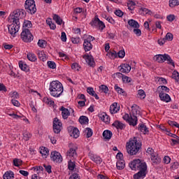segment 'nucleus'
I'll return each instance as SVG.
<instances>
[{"label":"nucleus","instance_id":"obj_40","mask_svg":"<svg viewBox=\"0 0 179 179\" xmlns=\"http://www.w3.org/2000/svg\"><path fill=\"white\" fill-rule=\"evenodd\" d=\"M172 79H175L176 82L179 83V73L177 71H174L172 73Z\"/></svg>","mask_w":179,"mask_h":179},{"label":"nucleus","instance_id":"obj_15","mask_svg":"<svg viewBox=\"0 0 179 179\" xmlns=\"http://www.w3.org/2000/svg\"><path fill=\"white\" fill-rule=\"evenodd\" d=\"M83 47L85 52H87V51H90V50H92L93 45H92V43L90 42V41H89V39H85Z\"/></svg>","mask_w":179,"mask_h":179},{"label":"nucleus","instance_id":"obj_21","mask_svg":"<svg viewBox=\"0 0 179 179\" xmlns=\"http://www.w3.org/2000/svg\"><path fill=\"white\" fill-rule=\"evenodd\" d=\"M90 157L91 160H92V162H94V163H96V164H101V162H103L101 157L97 155H94L93 154H91Z\"/></svg>","mask_w":179,"mask_h":179},{"label":"nucleus","instance_id":"obj_8","mask_svg":"<svg viewBox=\"0 0 179 179\" xmlns=\"http://www.w3.org/2000/svg\"><path fill=\"white\" fill-rule=\"evenodd\" d=\"M20 15H24V10H16L13 12V15L12 16V20H13V23H20V22H19V17H20Z\"/></svg>","mask_w":179,"mask_h":179},{"label":"nucleus","instance_id":"obj_12","mask_svg":"<svg viewBox=\"0 0 179 179\" xmlns=\"http://www.w3.org/2000/svg\"><path fill=\"white\" fill-rule=\"evenodd\" d=\"M59 111H62L63 120H68V117L71 115V112H69V110L64 106H61Z\"/></svg>","mask_w":179,"mask_h":179},{"label":"nucleus","instance_id":"obj_29","mask_svg":"<svg viewBox=\"0 0 179 179\" xmlns=\"http://www.w3.org/2000/svg\"><path fill=\"white\" fill-rule=\"evenodd\" d=\"M79 122L80 124L86 125L87 124H89V117H87V116H80L79 118Z\"/></svg>","mask_w":179,"mask_h":179},{"label":"nucleus","instance_id":"obj_60","mask_svg":"<svg viewBox=\"0 0 179 179\" xmlns=\"http://www.w3.org/2000/svg\"><path fill=\"white\" fill-rule=\"evenodd\" d=\"M87 93H89L90 94V96H94V94L96 93V92H94V90L93 89V87H88L87 89Z\"/></svg>","mask_w":179,"mask_h":179},{"label":"nucleus","instance_id":"obj_55","mask_svg":"<svg viewBox=\"0 0 179 179\" xmlns=\"http://www.w3.org/2000/svg\"><path fill=\"white\" fill-rule=\"evenodd\" d=\"M61 128H62V126H53V131L55 134H59V132H61Z\"/></svg>","mask_w":179,"mask_h":179},{"label":"nucleus","instance_id":"obj_45","mask_svg":"<svg viewBox=\"0 0 179 179\" xmlns=\"http://www.w3.org/2000/svg\"><path fill=\"white\" fill-rule=\"evenodd\" d=\"M43 167L45 169V171L48 173V174H51L52 173V171L51 170L52 169V166H51V165H46L45 164H44Z\"/></svg>","mask_w":179,"mask_h":179},{"label":"nucleus","instance_id":"obj_6","mask_svg":"<svg viewBox=\"0 0 179 179\" xmlns=\"http://www.w3.org/2000/svg\"><path fill=\"white\" fill-rule=\"evenodd\" d=\"M20 29V23H14L13 22L10 25L8 26V32L13 37H15V34L19 31Z\"/></svg>","mask_w":179,"mask_h":179},{"label":"nucleus","instance_id":"obj_50","mask_svg":"<svg viewBox=\"0 0 179 179\" xmlns=\"http://www.w3.org/2000/svg\"><path fill=\"white\" fill-rule=\"evenodd\" d=\"M146 152L148 153V155H149L150 156V157H152V156H154V155H156V153H157L155 152V150H153V148H148L147 149Z\"/></svg>","mask_w":179,"mask_h":179},{"label":"nucleus","instance_id":"obj_32","mask_svg":"<svg viewBox=\"0 0 179 179\" xmlns=\"http://www.w3.org/2000/svg\"><path fill=\"white\" fill-rule=\"evenodd\" d=\"M53 20H55L57 24H59V26L62 24V19H61V17L57 14L53 15Z\"/></svg>","mask_w":179,"mask_h":179},{"label":"nucleus","instance_id":"obj_44","mask_svg":"<svg viewBox=\"0 0 179 179\" xmlns=\"http://www.w3.org/2000/svg\"><path fill=\"white\" fill-rule=\"evenodd\" d=\"M100 22V19L97 16H95L94 19L90 22L92 26H97Z\"/></svg>","mask_w":179,"mask_h":179},{"label":"nucleus","instance_id":"obj_19","mask_svg":"<svg viewBox=\"0 0 179 179\" xmlns=\"http://www.w3.org/2000/svg\"><path fill=\"white\" fill-rule=\"evenodd\" d=\"M69 129H71V131H72L71 136H73L75 139L79 138V135H80V133L79 132V129H78V128L74 127H70Z\"/></svg>","mask_w":179,"mask_h":179},{"label":"nucleus","instance_id":"obj_4","mask_svg":"<svg viewBox=\"0 0 179 179\" xmlns=\"http://www.w3.org/2000/svg\"><path fill=\"white\" fill-rule=\"evenodd\" d=\"M24 9L26 12L30 13V15H34V13L37 12L36 1H34V0H26L24 3Z\"/></svg>","mask_w":179,"mask_h":179},{"label":"nucleus","instance_id":"obj_9","mask_svg":"<svg viewBox=\"0 0 179 179\" xmlns=\"http://www.w3.org/2000/svg\"><path fill=\"white\" fill-rule=\"evenodd\" d=\"M83 58L85 59L89 66H92V68H94V66H96V62H94V58L92 55H84Z\"/></svg>","mask_w":179,"mask_h":179},{"label":"nucleus","instance_id":"obj_33","mask_svg":"<svg viewBox=\"0 0 179 179\" xmlns=\"http://www.w3.org/2000/svg\"><path fill=\"white\" fill-rule=\"evenodd\" d=\"M27 58L29 61H31V62H36V61H37V57L36 56V55H34V53H28Z\"/></svg>","mask_w":179,"mask_h":179},{"label":"nucleus","instance_id":"obj_56","mask_svg":"<svg viewBox=\"0 0 179 179\" xmlns=\"http://www.w3.org/2000/svg\"><path fill=\"white\" fill-rule=\"evenodd\" d=\"M23 136H24V141H29V139L31 138V134H30L29 132L25 131L23 134Z\"/></svg>","mask_w":179,"mask_h":179},{"label":"nucleus","instance_id":"obj_5","mask_svg":"<svg viewBox=\"0 0 179 179\" xmlns=\"http://www.w3.org/2000/svg\"><path fill=\"white\" fill-rule=\"evenodd\" d=\"M20 36L21 39L24 43H31L34 38V36L33 34H31V32L28 29H22Z\"/></svg>","mask_w":179,"mask_h":179},{"label":"nucleus","instance_id":"obj_54","mask_svg":"<svg viewBox=\"0 0 179 179\" xmlns=\"http://www.w3.org/2000/svg\"><path fill=\"white\" fill-rule=\"evenodd\" d=\"M99 89L102 90V92H103V93H105L106 94L108 93V87H107L106 85H101L99 87Z\"/></svg>","mask_w":179,"mask_h":179},{"label":"nucleus","instance_id":"obj_57","mask_svg":"<svg viewBox=\"0 0 179 179\" xmlns=\"http://www.w3.org/2000/svg\"><path fill=\"white\" fill-rule=\"evenodd\" d=\"M138 94H139L140 97L142 99H145L146 97V94H145V91L143 90H139L138 91Z\"/></svg>","mask_w":179,"mask_h":179},{"label":"nucleus","instance_id":"obj_35","mask_svg":"<svg viewBox=\"0 0 179 179\" xmlns=\"http://www.w3.org/2000/svg\"><path fill=\"white\" fill-rule=\"evenodd\" d=\"M165 61H167V64L172 65V66H176L174 64V61H173L170 55L167 54H165Z\"/></svg>","mask_w":179,"mask_h":179},{"label":"nucleus","instance_id":"obj_49","mask_svg":"<svg viewBox=\"0 0 179 179\" xmlns=\"http://www.w3.org/2000/svg\"><path fill=\"white\" fill-rule=\"evenodd\" d=\"M162 89V91L161 92H163L164 93H169V92H170V89L169 87H167L166 86H164V85H160L158 87V90L159 89Z\"/></svg>","mask_w":179,"mask_h":179},{"label":"nucleus","instance_id":"obj_31","mask_svg":"<svg viewBox=\"0 0 179 179\" xmlns=\"http://www.w3.org/2000/svg\"><path fill=\"white\" fill-rule=\"evenodd\" d=\"M33 27V24H31V21L29 20H24L22 26V29H31Z\"/></svg>","mask_w":179,"mask_h":179},{"label":"nucleus","instance_id":"obj_26","mask_svg":"<svg viewBox=\"0 0 179 179\" xmlns=\"http://www.w3.org/2000/svg\"><path fill=\"white\" fill-rule=\"evenodd\" d=\"M117 170H124L125 169V161L124 159L118 160L116 163Z\"/></svg>","mask_w":179,"mask_h":179},{"label":"nucleus","instance_id":"obj_27","mask_svg":"<svg viewBox=\"0 0 179 179\" xmlns=\"http://www.w3.org/2000/svg\"><path fill=\"white\" fill-rule=\"evenodd\" d=\"M103 137L106 139V141H110V138L113 137V132L110 130H105L103 132Z\"/></svg>","mask_w":179,"mask_h":179},{"label":"nucleus","instance_id":"obj_22","mask_svg":"<svg viewBox=\"0 0 179 179\" xmlns=\"http://www.w3.org/2000/svg\"><path fill=\"white\" fill-rule=\"evenodd\" d=\"M120 111V106H118V103H113L110 107V112L111 114H116Z\"/></svg>","mask_w":179,"mask_h":179},{"label":"nucleus","instance_id":"obj_38","mask_svg":"<svg viewBox=\"0 0 179 179\" xmlns=\"http://www.w3.org/2000/svg\"><path fill=\"white\" fill-rule=\"evenodd\" d=\"M115 90L119 94H122L123 96H125V94H127V93H125V91H124L122 88L118 87L117 85H115Z\"/></svg>","mask_w":179,"mask_h":179},{"label":"nucleus","instance_id":"obj_16","mask_svg":"<svg viewBox=\"0 0 179 179\" xmlns=\"http://www.w3.org/2000/svg\"><path fill=\"white\" fill-rule=\"evenodd\" d=\"M120 71L123 73H129V72H131V66L128 64H122L120 65Z\"/></svg>","mask_w":179,"mask_h":179},{"label":"nucleus","instance_id":"obj_58","mask_svg":"<svg viewBox=\"0 0 179 179\" xmlns=\"http://www.w3.org/2000/svg\"><path fill=\"white\" fill-rule=\"evenodd\" d=\"M117 54L119 58H124L125 57V50H121Z\"/></svg>","mask_w":179,"mask_h":179},{"label":"nucleus","instance_id":"obj_2","mask_svg":"<svg viewBox=\"0 0 179 179\" xmlns=\"http://www.w3.org/2000/svg\"><path fill=\"white\" fill-rule=\"evenodd\" d=\"M142 148V143L138 141L137 137L130 138L129 142L126 144V148L127 153L130 156H134L136 155Z\"/></svg>","mask_w":179,"mask_h":179},{"label":"nucleus","instance_id":"obj_1","mask_svg":"<svg viewBox=\"0 0 179 179\" xmlns=\"http://www.w3.org/2000/svg\"><path fill=\"white\" fill-rule=\"evenodd\" d=\"M129 166L131 170H134L135 171H136V170L139 171L137 173L134 175V179H143L146 177V171H148L146 162H142L141 159H137L131 162Z\"/></svg>","mask_w":179,"mask_h":179},{"label":"nucleus","instance_id":"obj_42","mask_svg":"<svg viewBox=\"0 0 179 179\" xmlns=\"http://www.w3.org/2000/svg\"><path fill=\"white\" fill-rule=\"evenodd\" d=\"M76 166V164H75V162L71 160L69 162V164H68L69 170H71V171H73V170H75Z\"/></svg>","mask_w":179,"mask_h":179},{"label":"nucleus","instance_id":"obj_61","mask_svg":"<svg viewBox=\"0 0 179 179\" xmlns=\"http://www.w3.org/2000/svg\"><path fill=\"white\" fill-rule=\"evenodd\" d=\"M71 41L73 44H78V43L80 41V37L71 38Z\"/></svg>","mask_w":179,"mask_h":179},{"label":"nucleus","instance_id":"obj_10","mask_svg":"<svg viewBox=\"0 0 179 179\" xmlns=\"http://www.w3.org/2000/svg\"><path fill=\"white\" fill-rule=\"evenodd\" d=\"M159 97L162 101H165L166 103H169V101H171V97H170V95L164 93L163 91L159 92Z\"/></svg>","mask_w":179,"mask_h":179},{"label":"nucleus","instance_id":"obj_34","mask_svg":"<svg viewBox=\"0 0 179 179\" xmlns=\"http://www.w3.org/2000/svg\"><path fill=\"white\" fill-rule=\"evenodd\" d=\"M84 133L85 134L87 138H91V136L93 135V131L89 127L85 129Z\"/></svg>","mask_w":179,"mask_h":179},{"label":"nucleus","instance_id":"obj_25","mask_svg":"<svg viewBox=\"0 0 179 179\" xmlns=\"http://www.w3.org/2000/svg\"><path fill=\"white\" fill-rule=\"evenodd\" d=\"M113 127H115L117 129H124L125 124L120 121L116 120L113 123Z\"/></svg>","mask_w":179,"mask_h":179},{"label":"nucleus","instance_id":"obj_59","mask_svg":"<svg viewBox=\"0 0 179 179\" xmlns=\"http://www.w3.org/2000/svg\"><path fill=\"white\" fill-rule=\"evenodd\" d=\"M97 26L99 27L101 30H104V29H106V24H104V22H103L101 20H99V22H98Z\"/></svg>","mask_w":179,"mask_h":179},{"label":"nucleus","instance_id":"obj_37","mask_svg":"<svg viewBox=\"0 0 179 179\" xmlns=\"http://www.w3.org/2000/svg\"><path fill=\"white\" fill-rule=\"evenodd\" d=\"M38 47H41V48H45V47H47V41L43 39H39L38 41Z\"/></svg>","mask_w":179,"mask_h":179},{"label":"nucleus","instance_id":"obj_48","mask_svg":"<svg viewBox=\"0 0 179 179\" xmlns=\"http://www.w3.org/2000/svg\"><path fill=\"white\" fill-rule=\"evenodd\" d=\"M9 96L14 99H19V93H17V92H11L9 94Z\"/></svg>","mask_w":179,"mask_h":179},{"label":"nucleus","instance_id":"obj_14","mask_svg":"<svg viewBox=\"0 0 179 179\" xmlns=\"http://www.w3.org/2000/svg\"><path fill=\"white\" fill-rule=\"evenodd\" d=\"M127 123L131 127H136V125H138V117L134 116L130 113V118L129 119Z\"/></svg>","mask_w":179,"mask_h":179},{"label":"nucleus","instance_id":"obj_30","mask_svg":"<svg viewBox=\"0 0 179 179\" xmlns=\"http://www.w3.org/2000/svg\"><path fill=\"white\" fill-rule=\"evenodd\" d=\"M38 57L41 61H43V62L47 61V55H45V52H44V51L38 52Z\"/></svg>","mask_w":179,"mask_h":179},{"label":"nucleus","instance_id":"obj_41","mask_svg":"<svg viewBox=\"0 0 179 179\" xmlns=\"http://www.w3.org/2000/svg\"><path fill=\"white\" fill-rule=\"evenodd\" d=\"M62 127V122H61V120L58 119V117H55L53 120V127Z\"/></svg>","mask_w":179,"mask_h":179},{"label":"nucleus","instance_id":"obj_18","mask_svg":"<svg viewBox=\"0 0 179 179\" xmlns=\"http://www.w3.org/2000/svg\"><path fill=\"white\" fill-rule=\"evenodd\" d=\"M150 159L152 162V164H160L162 162V159L159 157V154L157 152L154 155H152V157H150Z\"/></svg>","mask_w":179,"mask_h":179},{"label":"nucleus","instance_id":"obj_23","mask_svg":"<svg viewBox=\"0 0 179 179\" xmlns=\"http://www.w3.org/2000/svg\"><path fill=\"white\" fill-rule=\"evenodd\" d=\"M166 54L164 55H157L154 57V59L159 62V64H163L166 61Z\"/></svg>","mask_w":179,"mask_h":179},{"label":"nucleus","instance_id":"obj_36","mask_svg":"<svg viewBox=\"0 0 179 179\" xmlns=\"http://www.w3.org/2000/svg\"><path fill=\"white\" fill-rule=\"evenodd\" d=\"M19 66L22 71H24V72H27L29 71V67L27 66V64H23V62L20 61L19 62Z\"/></svg>","mask_w":179,"mask_h":179},{"label":"nucleus","instance_id":"obj_13","mask_svg":"<svg viewBox=\"0 0 179 179\" xmlns=\"http://www.w3.org/2000/svg\"><path fill=\"white\" fill-rule=\"evenodd\" d=\"M76 150H78V147L74 146L73 148H71L68 151H67V156H69V157H78V154L76 153Z\"/></svg>","mask_w":179,"mask_h":179},{"label":"nucleus","instance_id":"obj_47","mask_svg":"<svg viewBox=\"0 0 179 179\" xmlns=\"http://www.w3.org/2000/svg\"><path fill=\"white\" fill-rule=\"evenodd\" d=\"M47 24H48V26H50V28L52 30H55V29H57V26L55 25V23L52 22V21L51 20H47Z\"/></svg>","mask_w":179,"mask_h":179},{"label":"nucleus","instance_id":"obj_3","mask_svg":"<svg viewBox=\"0 0 179 179\" xmlns=\"http://www.w3.org/2000/svg\"><path fill=\"white\" fill-rule=\"evenodd\" d=\"M49 90L53 97H59L64 93V86L58 81H52L50 84Z\"/></svg>","mask_w":179,"mask_h":179},{"label":"nucleus","instance_id":"obj_51","mask_svg":"<svg viewBox=\"0 0 179 179\" xmlns=\"http://www.w3.org/2000/svg\"><path fill=\"white\" fill-rule=\"evenodd\" d=\"M108 55L109 58H110V59H115V58H117V52H115V51L110 52Z\"/></svg>","mask_w":179,"mask_h":179},{"label":"nucleus","instance_id":"obj_46","mask_svg":"<svg viewBox=\"0 0 179 179\" xmlns=\"http://www.w3.org/2000/svg\"><path fill=\"white\" fill-rule=\"evenodd\" d=\"M173 34L168 32L164 38V39L167 41H173Z\"/></svg>","mask_w":179,"mask_h":179},{"label":"nucleus","instance_id":"obj_52","mask_svg":"<svg viewBox=\"0 0 179 179\" xmlns=\"http://www.w3.org/2000/svg\"><path fill=\"white\" fill-rule=\"evenodd\" d=\"M48 66L49 68H50V69H55L57 68V64H55V62L52 61H48Z\"/></svg>","mask_w":179,"mask_h":179},{"label":"nucleus","instance_id":"obj_39","mask_svg":"<svg viewBox=\"0 0 179 179\" xmlns=\"http://www.w3.org/2000/svg\"><path fill=\"white\" fill-rule=\"evenodd\" d=\"M179 0H169L170 8H175V6H178Z\"/></svg>","mask_w":179,"mask_h":179},{"label":"nucleus","instance_id":"obj_7","mask_svg":"<svg viewBox=\"0 0 179 179\" xmlns=\"http://www.w3.org/2000/svg\"><path fill=\"white\" fill-rule=\"evenodd\" d=\"M50 160L55 163H62V156L59 152L53 151L50 154Z\"/></svg>","mask_w":179,"mask_h":179},{"label":"nucleus","instance_id":"obj_62","mask_svg":"<svg viewBox=\"0 0 179 179\" xmlns=\"http://www.w3.org/2000/svg\"><path fill=\"white\" fill-rule=\"evenodd\" d=\"M80 67H79V64L78 63H73L72 65H71V69H74L75 71H79V69Z\"/></svg>","mask_w":179,"mask_h":179},{"label":"nucleus","instance_id":"obj_63","mask_svg":"<svg viewBox=\"0 0 179 179\" xmlns=\"http://www.w3.org/2000/svg\"><path fill=\"white\" fill-rule=\"evenodd\" d=\"M3 179H10V171H6L3 176Z\"/></svg>","mask_w":179,"mask_h":179},{"label":"nucleus","instance_id":"obj_24","mask_svg":"<svg viewBox=\"0 0 179 179\" xmlns=\"http://www.w3.org/2000/svg\"><path fill=\"white\" fill-rule=\"evenodd\" d=\"M128 24L130 27H133V29H139V27H141L139 23L136 20L132 19L128 21Z\"/></svg>","mask_w":179,"mask_h":179},{"label":"nucleus","instance_id":"obj_43","mask_svg":"<svg viewBox=\"0 0 179 179\" xmlns=\"http://www.w3.org/2000/svg\"><path fill=\"white\" fill-rule=\"evenodd\" d=\"M135 5H136L135 2L129 1L127 3L128 9H129V10H134Z\"/></svg>","mask_w":179,"mask_h":179},{"label":"nucleus","instance_id":"obj_17","mask_svg":"<svg viewBox=\"0 0 179 179\" xmlns=\"http://www.w3.org/2000/svg\"><path fill=\"white\" fill-rule=\"evenodd\" d=\"M99 117L101 118V121H103L106 124H110V116H108L107 113L103 112L102 113L99 115Z\"/></svg>","mask_w":179,"mask_h":179},{"label":"nucleus","instance_id":"obj_20","mask_svg":"<svg viewBox=\"0 0 179 179\" xmlns=\"http://www.w3.org/2000/svg\"><path fill=\"white\" fill-rule=\"evenodd\" d=\"M138 131L140 132L143 133L144 135H146V134H149V129L146 127V125L143 123L139 124L138 127Z\"/></svg>","mask_w":179,"mask_h":179},{"label":"nucleus","instance_id":"obj_53","mask_svg":"<svg viewBox=\"0 0 179 179\" xmlns=\"http://www.w3.org/2000/svg\"><path fill=\"white\" fill-rule=\"evenodd\" d=\"M134 34H136V36H137V37H141V34H142V31H141V29L139 28H135L133 30Z\"/></svg>","mask_w":179,"mask_h":179},{"label":"nucleus","instance_id":"obj_28","mask_svg":"<svg viewBox=\"0 0 179 179\" xmlns=\"http://www.w3.org/2000/svg\"><path fill=\"white\" fill-rule=\"evenodd\" d=\"M40 153L41 155H42L43 157H45V159H47L48 153H50V150L45 147H41L40 149Z\"/></svg>","mask_w":179,"mask_h":179},{"label":"nucleus","instance_id":"obj_64","mask_svg":"<svg viewBox=\"0 0 179 179\" xmlns=\"http://www.w3.org/2000/svg\"><path fill=\"white\" fill-rule=\"evenodd\" d=\"M69 179H80L79 178V175L76 173H73Z\"/></svg>","mask_w":179,"mask_h":179},{"label":"nucleus","instance_id":"obj_11","mask_svg":"<svg viewBox=\"0 0 179 179\" xmlns=\"http://www.w3.org/2000/svg\"><path fill=\"white\" fill-rule=\"evenodd\" d=\"M131 115L134 117H136V115H141V107L136 104L132 105Z\"/></svg>","mask_w":179,"mask_h":179}]
</instances>
